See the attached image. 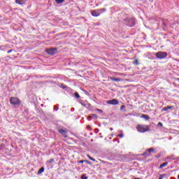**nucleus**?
Here are the masks:
<instances>
[{
  "mask_svg": "<svg viewBox=\"0 0 179 179\" xmlns=\"http://www.w3.org/2000/svg\"><path fill=\"white\" fill-rule=\"evenodd\" d=\"M119 138H123L124 137V134H120L118 135Z\"/></svg>",
  "mask_w": 179,
  "mask_h": 179,
  "instance_id": "nucleus-31",
  "label": "nucleus"
},
{
  "mask_svg": "<svg viewBox=\"0 0 179 179\" xmlns=\"http://www.w3.org/2000/svg\"><path fill=\"white\" fill-rule=\"evenodd\" d=\"M87 156L90 159V160H92V162H96V159L94 158L90 157V155H87Z\"/></svg>",
  "mask_w": 179,
  "mask_h": 179,
  "instance_id": "nucleus-21",
  "label": "nucleus"
},
{
  "mask_svg": "<svg viewBox=\"0 0 179 179\" xmlns=\"http://www.w3.org/2000/svg\"><path fill=\"white\" fill-rule=\"evenodd\" d=\"M55 111H58V107L57 106H54Z\"/></svg>",
  "mask_w": 179,
  "mask_h": 179,
  "instance_id": "nucleus-29",
  "label": "nucleus"
},
{
  "mask_svg": "<svg viewBox=\"0 0 179 179\" xmlns=\"http://www.w3.org/2000/svg\"><path fill=\"white\" fill-rule=\"evenodd\" d=\"M78 163H80V164L85 163V160H80V161H78Z\"/></svg>",
  "mask_w": 179,
  "mask_h": 179,
  "instance_id": "nucleus-30",
  "label": "nucleus"
},
{
  "mask_svg": "<svg viewBox=\"0 0 179 179\" xmlns=\"http://www.w3.org/2000/svg\"><path fill=\"white\" fill-rule=\"evenodd\" d=\"M10 104H12V106H20V99L17 97L12 96L10 98Z\"/></svg>",
  "mask_w": 179,
  "mask_h": 179,
  "instance_id": "nucleus-3",
  "label": "nucleus"
},
{
  "mask_svg": "<svg viewBox=\"0 0 179 179\" xmlns=\"http://www.w3.org/2000/svg\"><path fill=\"white\" fill-rule=\"evenodd\" d=\"M110 131H113V128H110Z\"/></svg>",
  "mask_w": 179,
  "mask_h": 179,
  "instance_id": "nucleus-38",
  "label": "nucleus"
},
{
  "mask_svg": "<svg viewBox=\"0 0 179 179\" xmlns=\"http://www.w3.org/2000/svg\"><path fill=\"white\" fill-rule=\"evenodd\" d=\"M171 108H174V106H167L166 107H164L162 109V111H169V110H171Z\"/></svg>",
  "mask_w": 179,
  "mask_h": 179,
  "instance_id": "nucleus-9",
  "label": "nucleus"
},
{
  "mask_svg": "<svg viewBox=\"0 0 179 179\" xmlns=\"http://www.w3.org/2000/svg\"><path fill=\"white\" fill-rule=\"evenodd\" d=\"M74 94L76 99H80V95H79V93L75 92Z\"/></svg>",
  "mask_w": 179,
  "mask_h": 179,
  "instance_id": "nucleus-22",
  "label": "nucleus"
},
{
  "mask_svg": "<svg viewBox=\"0 0 179 179\" xmlns=\"http://www.w3.org/2000/svg\"><path fill=\"white\" fill-rule=\"evenodd\" d=\"M166 160H176V158H174V155L169 156L166 158Z\"/></svg>",
  "mask_w": 179,
  "mask_h": 179,
  "instance_id": "nucleus-13",
  "label": "nucleus"
},
{
  "mask_svg": "<svg viewBox=\"0 0 179 179\" xmlns=\"http://www.w3.org/2000/svg\"><path fill=\"white\" fill-rule=\"evenodd\" d=\"M156 58H158V59H164V58H166L167 57V52H158L155 55Z\"/></svg>",
  "mask_w": 179,
  "mask_h": 179,
  "instance_id": "nucleus-4",
  "label": "nucleus"
},
{
  "mask_svg": "<svg viewBox=\"0 0 179 179\" xmlns=\"http://www.w3.org/2000/svg\"><path fill=\"white\" fill-rule=\"evenodd\" d=\"M85 163L87 164H92V162H90V161L85 160Z\"/></svg>",
  "mask_w": 179,
  "mask_h": 179,
  "instance_id": "nucleus-32",
  "label": "nucleus"
},
{
  "mask_svg": "<svg viewBox=\"0 0 179 179\" xmlns=\"http://www.w3.org/2000/svg\"><path fill=\"white\" fill-rule=\"evenodd\" d=\"M47 54H49V55H55L57 54V48H50L46 49Z\"/></svg>",
  "mask_w": 179,
  "mask_h": 179,
  "instance_id": "nucleus-6",
  "label": "nucleus"
},
{
  "mask_svg": "<svg viewBox=\"0 0 179 179\" xmlns=\"http://www.w3.org/2000/svg\"><path fill=\"white\" fill-rule=\"evenodd\" d=\"M166 176V173L161 174L159 179H163L164 178V176Z\"/></svg>",
  "mask_w": 179,
  "mask_h": 179,
  "instance_id": "nucleus-24",
  "label": "nucleus"
},
{
  "mask_svg": "<svg viewBox=\"0 0 179 179\" xmlns=\"http://www.w3.org/2000/svg\"><path fill=\"white\" fill-rule=\"evenodd\" d=\"M96 111H99V113H103V110L101 109H96Z\"/></svg>",
  "mask_w": 179,
  "mask_h": 179,
  "instance_id": "nucleus-33",
  "label": "nucleus"
},
{
  "mask_svg": "<svg viewBox=\"0 0 179 179\" xmlns=\"http://www.w3.org/2000/svg\"><path fill=\"white\" fill-rule=\"evenodd\" d=\"M157 127H160V128H162L163 127V123L159 122L157 124Z\"/></svg>",
  "mask_w": 179,
  "mask_h": 179,
  "instance_id": "nucleus-26",
  "label": "nucleus"
},
{
  "mask_svg": "<svg viewBox=\"0 0 179 179\" xmlns=\"http://www.w3.org/2000/svg\"><path fill=\"white\" fill-rule=\"evenodd\" d=\"M80 104H81V106H83V107H86V102H85V101H79Z\"/></svg>",
  "mask_w": 179,
  "mask_h": 179,
  "instance_id": "nucleus-18",
  "label": "nucleus"
},
{
  "mask_svg": "<svg viewBox=\"0 0 179 179\" xmlns=\"http://www.w3.org/2000/svg\"><path fill=\"white\" fill-rule=\"evenodd\" d=\"M141 156H150V153H148V150H146L141 155Z\"/></svg>",
  "mask_w": 179,
  "mask_h": 179,
  "instance_id": "nucleus-19",
  "label": "nucleus"
},
{
  "mask_svg": "<svg viewBox=\"0 0 179 179\" xmlns=\"http://www.w3.org/2000/svg\"><path fill=\"white\" fill-rule=\"evenodd\" d=\"M87 129H92V127L88 125V126H87Z\"/></svg>",
  "mask_w": 179,
  "mask_h": 179,
  "instance_id": "nucleus-35",
  "label": "nucleus"
},
{
  "mask_svg": "<svg viewBox=\"0 0 179 179\" xmlns=\"http://www.w3.org/2000/svg\"><path fill=\"white\" fill-rule=\"evenodd\" d=\"M136 130L138 131V132H141L142 134H144V132H148L150 131V126L145 124H138L136 126Z\"/></svg>",
  "mask_w": 179,
  "mask_h": 179,
  "instance_id": "nucleus-1",
  "label": "nucleus"
},
{
  "mask_svg": "<svg viewBox=\"0 0 179 179\" xmlns=\"http://www.w3.org/2000/svg\"><path fill=\"white\" fill-rule=\"evenodd\" d=\"M56 1L57 3H58L59 5L61 3H63L65 0H55Z\"/></svg>",
  "mask_w": 179,
  "mask_h": 179,
  "instance_id": "nucleus-17",
  "label": "nucleus"
},
{
  "mask_svg": "<svg viewBox=\"0 0 179 179\" xmlns=\"http://www.w3.org/2000/svg\"><path fill=\"white\" fill-rule=\"evenodd\" d=\"M107 104H110L112 106H117L119 101L117 99H112L106 101Z\"/></svg>",
  "mask_w": 179,
  "mask_h": 179,
  "instance_id": "nucleus-7",
  "label": "nucleus"
},
{
  "mask_svg": "<svg viewBox=\"0 0 179 179\" xmlns=\"http://www.w3.org/2000/svg\"><path fill=\"white\" fill-rule=\"evenodd\" d=\"M63 89H67V87L66 86H64Z\"/></svg>",
  "mask_w": 179,
  "mask_h": 179,
  "instance_id": "nucleus-37",
  "label": "nucleus"
},
{
  "mask_svg": "<svg viewBox=\"0 0 179 179\" xmlns=\"http://www.w3.org/2000/svg\"><path fill=\"white\" fill-rule=\"evenodd\" d=\"M134 64V65H139V62H138V59H136Z\"/></svg>",
  "mask_w": 179,
  "mask_h": 179,
  "instance_id": "nucleus-25",
  "label": "nucleus"
},
{
  "mask_svg": "<svg viewBox=\"0 0 179 179\" xmlns=\"http://www.w3.org/2000/svg\"><path fill=\"white\" fill-rule=\"evenodd\" d=\"M81 179H87V176L86 175L81 176Z\"/></svg>",
  "mask_w": 179,
  "mask_h": 179,
  "instance_id": "nucleus-27",
  "label": "nucleus"
},
{
  "mask_svg": "<svg viewBox=\"0 0 179 179\" xmlns=\"http://www.w3.org/2000/svg\"><path fill=\"white\" fill-rule=\"evenodd\" d=\"M41 173H44V167H41V168L39 169V170L38 171V174H41Z\"/></svg>",
  "mask_w": 179,
  "mask_h": 179,
  "instance_id": "nucleus-16",
  "label": "nucleus"
},
{
  "mask_svg": "<svg viewBox=\"0 0 179 179\" xmlns=\"http://www.w3.org/2000/svg\"><path fill=\"white\" fill-rule=\"evenodd\" d=\"M12 51H13V50H10L7 52H8V54H10V52H12Z\"/></svg>",
  "mask_w": 179,
  "mask_h": 179,
  "instance_id": "nucleus-34",
  "label": "nucleus"
},
{
  "mask_svg": "<svg viewBox=\"0 0 179 179\" xmlns=\"http://www.w3.org/2000/svg\"><path fill=\"white\" fill-rule=\"evenodd\" d=\"M58 132H59V134H61L64 138H68V135H66V134H68L66 129L59 128Z\"/></svg>",
  "mask_w": 179,
  "mask_h": 179,
  "instance_id": "nucleus-5",
  "label": "nucleus"
},
{
  "mask_svg": "<svg viewBox=\"0 0 179 179\" xmlns=\"http://www.w3.org/2000/svg\"><path fill=\"white\" fill-rule=\"evenodd\" d=\"M178 159H179V157H178Z\"/></svg>",
  "mask_w": 179,
  "mask_h": 179,
  "instance_id": "nucleus-39",
  "label": "nucleus"
},
{
  "mask_svg": "<svg viewBox=\"0 0 179 179\" xmlns=\"http://www.w3.org/2000/svg\"><path fill=\"white\" fill-rule=\"evenodd\" d=\"M124 108H126L125 105H122V106L120 107V110H124Z\"/></svg>",
  "mask_w": 179,
  "mask_h": 179,
  "instance_id": "nucleus-28",
  "label": "nucleus"
},
{
  "mask_svg": "<svg viewBox=\"0 0 179 179\" xmlns=\"http://www.w3.org/2000/svg\"><path fill=\"white\" fill-rule=\"evenodd\" d=\"M92 16H94V17H97L98 16H100V13L99 11V9L92 10L91 13Z\"/></svg>",
  "mask_w": 179,
  "mask_h": 179,
  "instance_id": "nucleus-8",
  "label": "nucleus"
},
{
  "mask_svg": "<svg viewBox=\"0 0 179 179\" xmlns=\"http://www.w3.org/2000/svg\"><path fill=\"white\" fill-rule=\"evenodd\" d=\"M54 162H55L54 159H50V160L48 161V163L49 164H51V163H54Z\"/></svg>",
  "mask_w": 179,
  "mask_h": 179,
  "instance_id": "nucleus-23",
  "label": "nucleus"
},
{
  "mask_svg": "<svg viewBox=\"0 0 179 179\" xmlns=\"http://www.w3.org/2000/svg\"><path fill=\"white\" fill-rule=\"evenodd\" d=\"M110 80H113V82H121V81H122V80L120 78H115L114 77H110Z\"/></svg>",
  "mask_w": 179,
  "mask_h": 179,
  "instance_id": "nucleus-11",
  "label": "nucleus"
},
{
  "mask_svg": "<svg viewBox=\"0 0 179 179\" xmlns=\"http://www.w3.org/2000/svg\"><path fill=\"white\" fill-rule=\"evenodd\" d=\"M100 15H101V13H104V12H106L107 10L106 8H100V9H98Z\"/></svg>",
  "mask_w": 179,
  "mask_h": 179,
  "instance_id": "nucleus-15",
  "label": "nucleus"
},
{
  "mask_svg": "<svg viewBox=\"0 0 179 179\" xmlns=\"http://www.w3.org/2000/svg\"><path fill=\"white\" fill-rule=\"evenodd\" d=\"M15 3H18V5H24L26 3L25 0H15Z\"/></svg>",
  "mask_w": 179,
  "mask_h": 179,
  "instance_id": "nucleus-10",
  "label": "nucleus"
},
{
  "mask_svg": "<svg viewBox=\"0 0 179 179\" xmlns=\"http://www.w3.org/2000/svg\"><path fill=\"white\" fill-rule=\"evenodd\" d=\"M147 152H148V153H150V152H155V148H149V149L147 150Z\"/></svg>",
  "mask_w": 179,
  "mask_h": 179,
  "instance_id": "nucleus-20",
  "label": "nucleus"
},
{
  "mask_svg": "<svg viewBox=\"0 0 179 179\" xmlns=\"http://www.w3.org/2000/svg\"><path fill=\"white\" fill-rule=\"evenodd\" d=\"M168 165H169V162H164L159 166V169H163V167H166Z\"/></svg>",
  "mask_w": 179,
  "mask_h": 179,
  "instance_id": "nucleus-12",
  "label": "nucleus"
},
{
  "mask_svg": "<svg viewBox=\"0 0 179 179\" xmlns=\"http://www.w3.org/2000/svg\"><path fill=\"white\" fill-rule=\"evenodd\" d=\"M124 23L129 27H134L135 26L136 20L135 18L127 17L124 20Z\"/></svg>",
  "mask_w": 179,
  "mask_h": 179,
  "instance_id": "nucleus-2",
  "label": "nucleus"
},
{
  "mask_svg": "<svg viewBox=\"0 0 179 179\" xmlns=\"http://www.w3.org/2000/svg\"><path fill=\"white\" fill-rule=\"evenodd\" d=\"M141 118H145L147 121L148 120H150V117H149V115H142Z\"/></svg>",
  "mask_w": 179,
  "mask_h": 179,
  "instance_id": "nucleus-14",
  "label": "nucleus"
},
{
  "mask_svg": "<svg viewBox=\"0 0 179 179\" xmlns=\"http://www.w3.org/2000/svg\"><path fill=\"white\" fill-rule=\"evenodd\" d=\"M87 120H88L89 121H90V120H92V117L89 116V117H87Z\"/></svg>",
  "mask_w": 179,
  "mask_h": 179,
  "instance_id": "nucleus-36",
  "label": "nucleus"
}]
</instances>
